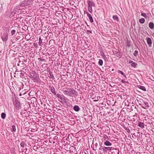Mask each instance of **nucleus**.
<instances>
[{
  "mask_svg": "<svg viewBox=\"0 0 154 154\" xmlns=\"http://www.w3.org/2000/svg\"><path fill=\"white\" fill-rule=\"evenodd\" d=\"M49 90L54 95H56L57 97L60 99L61 100L62 103H67V101L69 100L68 99L65 97L63 94H56V90L54 87L51 85H49Z\"/></svg>",
  "mask_w": 154,
  "mask_h": 154,
  "instance_id": "obj_1",
  "label": "nucleus"
},
{
  "mask_svg": "<svg viewBox=\"0 0 154 154\" xmlns=\"http://www.w3.org/2000/svg\"><path fill=\"white\" fill-rule=\"evenodd\" d=\"M67 90L63 91V93L70 97H73L75 96H77V92L73 88H68Z\"/></svg>",
  "mask_w": 154,
  "mask_h": 154,
  "instance_id": "obj_2",
  "label": "nucleus"
},
{
  "mask_svg": "<svg viewBox=\"0 0 154 154\" xmlns=\"http://www.w3.org/2000/svg\"><path fill=\"white\" fill-rule=\"evenodd\" d=\"M29 77L33 81L36 82H38L39 79L38 75L33 71L30 74Z\"/></svg>",
  "mask_w": 154,
  "mask_h": 154,
  "instance_id": "obj_3",
  "label": "nucleus"
},
{
  "mask_svg": "<svg viewBox=\"0 0 154 154\" xmlns=\"http://www.w3.org/2000/svg\"><path fill=\"white\" fill-rule=\"evenodd\" d=\"M14 105V111L17 112L21 109V106L20 102L17 100H15L13 103Z\"/></svg>",
  "mask_w": 154,
  "mask_h": 154,
  "instance_id": "obj_4",
  "label": "nucleus"
},
{
  "mask_svg": "<svg viewBox=\"0 0 154 154\" xmlns=\"http://www.w3.org/2000/svg\"><path fill=\"white\" fill-rule=\"evenodd\" d=\"M113 149L116 151V152L117 153V154H119V150L118 148L113 149V147H104L103 148V150L106 152H107L108 151H111V150Z\"/></svg>",
  "mask_w": 154,
  "mask_h": 154,
  "instance_id": "obj_5",
  "label": "nucleus"
},
{
  "mask_svg": "<svg viewBox=\"0 0 154 154\" xmlns=\"http://www.w3.org/2000/svg\"><path fill=\"white\" fill-rule=\"evenodd\" d=\"M120 52L119 50H118L117 51H116L115 52H113L114 55L119 58H121L122 57V55L120 54Z\"/></svg>",
  "mask_w": 154,
  "mask_h": 154,
  "instance_id": "obj_6",
  "label": "nucleus"
},
{
  "mask_svg": "<svg viewBox=\"0 0 154 154\" xmlns=\"http://www.w3.org/2000/svg\"><path fill=\"white\" fill-rule=\"evenodd\" d=\"M84 13H87V16L88 17L91 23H93V20L92 17L91 15L87 11H86V12L85 11Z\"/></svg>",
  "mask_w": 154,
  "mask_h": 154,
  "instance_id": "obj_7",
  "label": "nucleus"
},
{
  "mask_svg": "<svg viewBox=\"0 0 154 154\" xmlns=\"http://www.w3.org/2000/svg\"><path fill=\"white\" fill-rule=\"evenodd\" d=\"M34 0H24L23 1L25 5H26L27 6L29 5L30 4L33 2Z\"/></svg>",
  "mask_w": 154,
  "mask_h": 154,
  "instance_id": "obj_8",
  "label": "nucleus"
},
{
  "mask_svg": "<svg viewBox=\"0 0 154 154\" xmlns=\"http://www.w3.org/2000/svg\"><path fill=\"white\" fill-rule=\"evenodd\" d=\"M125 42H126L127 46L128 47H129L132 45V42L131 41L130 39H127Z\"/></svg>",
  "mask_w": 154,
  "mask_h": 154,
  "instance_id": "obj_9",
  "label": "nucleus"
},
{
  "mask_svg": "<svg viewBox=\"0 0 154 154\" xmlns=\"http://www.w3.org/2000/svg\"><path fill=\"white\" fill-rule=\"evenodd\" d=\"M87 3L88 4V6L91 7H94L95 6V4L92 1L88 0Z\"/></svg>",
  "mask_w": 154,
  "mask_h": 154,
  "instance_id": "obj_10",
  "label": "nucleus"
},
{
  "mask_svg": "<svg viewBox=\"0 0 154 154\" xmlns=\"http://www.w3.org/2000/svg\"><path fill=\"white\" fill-rule=\"evenodd\" d=\"M48 76L50 79H54L55 78L52 72L51 71L49 70L48 71Z\"/></svg>",
  "mask_w": 154,
  "mask_h": 154,
  "instance_id": "obj_11",
  "label": "nucleus"
},
{
  "mask_svg": "<svg viewBox=\"0 0 154 154\" xmlns=\"http://www.w3.org/2000/svg\"><path fill=\"white\" fill-rule=\"evenodd\" d=\"M98 49L100 51V54L101 56L103 55V54H104L103 48L101 47L100 45L98 46Z\"/></svg>",
  "mask_w": 154,
  "mask_h": 154,
  "instance_id": "obj_12",
  "label": "nucleus"
},
{
  "mask_svg": "<svg viewBox=\"0 0 154 154\" xmlns=\"http://www.w3.org/2000/svg\"><path fill=\"white\" fill-rule=\"evenodd\" d=\"M129 63L131 64V66L134 67H136L137 64L132 60L129 61Z\"/></svg>",
  "mask_w": 154,
  "mask_h": 154,
  "instance_id": "obj_13",
  "label": "nucleus"
},
{
  "mask_svg": "<svg viewBox=\"0 0 154 154\" xmlns=\"http://www.w3.org/2000/svg\"><path fill=\"white\" fill-rule=\"evenodd\" d=\"M73 109L76 112H78L80 110V108L77 105H75L73 107Z\"/></svg>",
  "mask_w": 154,
  "mask_h": 154,
  "instance_id": "obj_14",
  "label": "nucleus"
},
{
  "mask_svg": "<svg viewBox=\"0 0 154 154\" xmlns=\"http://www.w3.org/2000/svg\"><path fill=\"white\" fill-rule=\"evenodd\" d=\"M143 103L145 105V106H142V108L144 109H146V107H148L149 106V103L148 102L144 101H143Z\"/></svg>",
  "mask_w": 154,
  "mask_h": 154,
  "instance_id": "obj_15",
  "label": "nucleus"
},
{
  "mask_svg": "<svg viewBox=\"0 0 154 154\" xmlns=\"http://www.w3.org/2000/svg\"><path fill=\"white\" fill-rule=\"evenodd\" d=\"M138 126L142 128H143L144 127V124L143 123L139 121L138 122Z\"/></svg>",
  "mask_w": 154,
  "mask_h": 154,
  "instance_id": "obj_16",
  "label": "nucleus"
},
{
  "mask_svg": "<svg viewBox=\"0 0 154 154\" xmlns=\"http://www.w3.org/2000/svg\"><path fill=\"white\" fill-rule=\"evenodd\" d=\"M149 26L151 29H153L154 28V24L152 22H150L149 24Z\"/></svg>",
  "mask_w": 154,
  "mask_h": 154,
  "instance_id": "obj_17",
  "label": "nucleus"
},
{
  "mask_svg": "<svg viewBox=\"0 0 154 154\" xmlns=\"http://www.w3.org/2000/svg\"><path fill=\"white\" fill-rule=\"evenodd\" d=\"M11 130V132H16V128L15 126L14 125H13L12 126Z\"/></svg>",
  "mask_w": 154,
  "mask_h": 154,
  "instance_id": "obj_18",
  "label": "nucleus"
},
{
  "mask_svg": "<svg viewBox=\"0 0 154 154\" xmlns=\"http://www.w3.org/2000/svg\"><path fill=\"white\" fill-rule=\"evenodd\" d=\"M104 144L106 146H111L112 145V143L108 141H105L104 143Z\"/></svg>",
  "mask_w": 154,
  "mask_h": 154,
  "instance_id": "obj_19",
  "label": "nucleus"
},
{
  "mask_svg": "<svg viewBox=\"0 0 154 154\" xmlns=\"http://www.w3.org/2000/svg\"><path fill=\"white\" fill-rule=\"evenodd\" d=\"M138 88L140 89L143 90L144 91H146V88L143 86L139 85Z\"/></svg>",
  "mask_w": 154,
  "mask_h": 154,
  "instance_id": "obj_20",
  "label": "nucleus"
},
{
  "mask_svg": "<svg viewBox=\"0 0 154 154\" xmlns=\"http://www.w3.org/2000/svg\"><path fill=\"white\" fill-rule=\"evenodd\" d=\"M147 42L149 46L151 47L152 44L151 39H147Z\"/></svg>",
  "mask_w": 154,
  "mask_h": 154,
  "instance_id": "obj_21",
  "label": "nucleus"
},
{
  "mask_svg": "<svg viewBox=\"0 0 154 154\" xmlns=\"http://www.w3.org/2000/svg\"><path fill=\"white\" fill-rule=\"evenodd\" d=\"M112 18H113V20H116L117 21H119L118 17L116 15H115L113 16Z\"/></svg>",
  "mask_w": 154,
  "mask_h": 154,
  "instance_id": "obj_22",
  "label": "nucleus"
},
{
  "mask_svg": "<svg viewBox=\"0 0 154 154\" xmlns=\"http://www.w3.org/2000/svg\"><path fill=\"white\" fill-rule=\"evenodd\" d=\"M25 145L26 146V145L24 141H22L20 143V146L21 147L23 148Z\"/></svg>",
  "mask_w": 154,
  "mask_h": 154,
  "instance_id": "obj_23",
  "label": "nucleus"
},
{
  "mask_svg": "<svg viewBox=\"0 0 154 154\" xmlns=\"http://www.w3.org/2000/svg\"><path fill=\"white\" fill-rule=\"evenodd\" d=\"M102 58L103 59L105 60L106 61H108V58L106 56V55H105V54H103V55L101 56Z\"/></svg>",
  "mask_w": 154,
  "mask_h": 154,
  "instance_id": "obj_24",
  "label": "nucleus"
},
{
  "mask_svg": "<svg viewBox=\"0 0 154 154\" xmlns=\"http://www.w3.org/2000/svg\"><path fill=\"white\" fill-rule=\"evenodd\" d=\"M88 10L89 12L90 13H92L93 12L92 7L88 6Z\"/></svg>",
  "mask_w": 154,
  "mask_h": 154,
  "instance_id": "obj_25",
  "label": "nucleus"
},
{
  "mask_svg": "<svg viewBox=\"0 0 154 154\" xmlns=\"http://www.w3.org/2000/svg\"><path fill=\"white\" fill-rule=\"evenodd\" d=\"M145 21V20L143 18H141L139 19V22L141 24L143 23Z\"/></svg>",
  "mask_w": 154,
  "mask_h": 154,
  "instance_id": "obj_26",
  "label": "nucleus"
},
{
  "mask_svg": "<svg viewBox=\"0 0 154 154\" xmlns=\"http://www.w3.org/2000/svg\"><path fill=\"white\" fill-rule=\"evenodd\" d=\"M6 115L4 112H2L1 114V118L3 119H4L6 118Z\"/></svg>",
  "mask_w": 154,
  "mask_h": 154,
  "instance_id": "obj_27",
  "label": "nucleus"
},
{
  "mask_svg": "<svg viewBox=\"0 0 154 154\" xmlns=\"http://www.w3.org/2000/svg\"><path fill=\"white\" fill-rule=\"evenodd\" d=\"M103 63V62L102 60L101 59H100L99 60V62H98V64L99 65H100V66H102Z\"/></svg>",
  "mask_w": 154,
  "mask_h": 154,
  "instance_id": "obj_28",
  "label": "nucleus"
},
{
  "mask_svg": "<svg viewBox=\"0 0 154 154\" xmlns=\"http://www.w3.org/2000/svg\"><path fill=\"white\" fill-rule=\"evenodd\" d=\"M141 15L144 17L146 18L148 17V16L146 13H141Z\"/></svg>",
  "mask_w": 154,
  "mask_h": 154,
  "instance_id": "obj_29",
  "label": "nucleus"
},
{
  "mask_svg": "<svg viewBox=\"0 0 154 154\" xmlns=\"http://www.w3.org/2000/svg\"><path fill=\"white\" fill-rule=\"evenodd\" d=\"M125 79H122L121 80V82L123 83H127V84H129V82L128 81H126L125 80Z\"/></svg>",
  "mask_w": 154,
  "mask_h": 154,
  "instance_id": "obj_30",
  "label": "nucleus"
},
{
  "mask_svg": "<svg viewBox=\"0 0 154 154\" xmlns=\"http://www.w3.org/2000/svg\"><path fill=\"white\" fill-rule=\"evenodd\" d=\"M134 55L135 57H137L138 55V51H137L135 50L134 51Z\"/></svg>",
  "mask_w": 154,
  "mask_h": 154,
  "instance_id": "obj_31",
  "label": "nucleus"
},
{
  "mask_svg": "<svg viewBox=\"0 0 154 154\" xmlns=\"http://www.w3.org/2000/svg\"><path fill=\"white\" fill-rule=\"evenodd\" d=\"M16 31L14 29L12 30L11 31V33L12 35H13L15 34Z\"/></svg>",
  "mask_w": 154,
  "mask_h": 154,
  "instance_id": "obj_32",
  "label": "nucleus"
},
{
  "mask_svg": "<svg viewBox=\"0 0 154 154\" xmlns=\"http://www.w3.org/2000/svg\"><path fill=\"white\" fill-rule=\"evenodd\" d=\"M118 72L119 73L123 75L125 74L123 72L120 70H118Z\"/></svg>",
  "mask_w": 154,
  "mask_h": 154,
  "instance_id": "obj_33",
  "label": "nucleus"
},
{
  "mask_svg": "<svg viewBox=\"0 0 154 154\" xmlns=\"http://www.w3.org/2000/svg\"><path fill=\"white\" fill-rule=\"evenodd\" d=\"M20 77L21 78H23V76H24V74L22 72H21L20 73Z\"/></svg>",
  "mask_w": 154,
  "mask_h": 154,
  "instance_id": "obj_34",
  "label": "nucleus"
},
{
  "mask_svg": "<svg viewBox=\"0 0 154 154\" xmlns=\"http://www.w3.org/2000/svg\"><path fill=\"white\" fill-rule=\"evenodd\" d=\"M128 132V133H130V130L129 128H126V129H125Z\"/></svg>",
  "mask_w": 154,
  "mask_h": 154,
  "instance_id": "obj_35",
  "label": "nucleus"
},
{
  "mask_svg": "<svg viewBox=\"0 0 154 154\" xmlns=\"http://www.w3.org/2000/svg\"><path fill=\"white\" fill-rule=\"evenodd\" d=\"M39 39V43L40 45H41V44L42 43V39Z\"/></svg>",
  "mask_w": 154,
  "mask_h": 154,
  "instance_id": "obj_36",
  "label": "nucleus"
},
{
  "mask_svg": "<svg viewBox=\"0 0 154 154\" xmlns=\"http://www.w3.org/2000/svg\"><path fill=\"white\" fill-rule=\"evenodd\" d=\"M67 105L69 107H72V105L70 104L69 103L68 104H67Z\"/></svg>",
  "mask_w": 154,
  "mask_h": 154,
  "instance_id": "obj_37",
  "label": "nucleus"
},
{
  "mask_svg": "<svg viewBox=\"0 0 154 154\" xmlns=\"http://www.w3.org/2000/svg\"><path fill=\"white\" fill-rule=\"evenodd\" d=\"M20 5L22 6H26V5H25L24 3H23V2H22V3Z\"/></svg>",
  "mask_w": 154,
  "mask_h": 154,
  "instance_id": "obj_38",
  "label": "nucleus"
},
{
  "mask_svg": "<svg viewBox=\"0 0 154 154\" xmlns=\"http://www.w3.org/2000/svg\"><path fill=\"white\" fill-rule=\"evenodd\" d=\"M54 42V40L53 39H51V40H50L49 41V43H50L51 42Z\"/></svg>",
  "mask_w": 154,
  "mask_h": 154,
  "instance_id": "obj_39",
  "label": "nucleus"
},
{
  "mask_svg": "<svg viewBox=\"0 0 154 154\" xmlns=\"http://www.w3.org/2000/svg\"><path fill=\"white\" fill-rule=\"evenodd\" d=\"M87 32L88 33H92V31L90 30H87Z\"/></svg>",
  "mask_w": 154,
  "mask_h": 154,
  "instance_id": "obj_40",
  "label": "nucleus"
},
{
  "mask_svg": "<svg viewBox=\"0 0 154 154\" xmlns=\"http://www.w3.org/2000/svg\"><path fill=\"white\" fill-rule=\"evenodd\" d=\"M98 145V144L97 143H96L95 145V146H96V149H95V150H96V147H97V146Z\"/></svg>",
  "mask_w": 154,
  "mask_h": 154,
  "instance_id": "obj_41",
  "label": "nucleus"
},
{
  "mask_svg": "<svg viewBox=\"0 0 154 154\" xmlns=\"http://www.w3.org/2000/svg\"><path fill=\"white\" fill-rule=\"evenodd\" d=\"M40 60L43 61H45V59H40Z\"/></svg>",
  "mask_w": 154,
  "mask_h": 154,
  "instance_id": "obj_42",
  "label": "nucleus"
},
{
  "mask_svg": "<svg viewBox=\"0 0 154 154\" xmlns=\"http://www.w3.org/2000/svg\"><path fill=\"white\" fill-rule=\"evenodd\" d=\"M123 77H124L126 79H127V77L125 74L123 76Z\"/></svg>",
  "mask_w": 154,
  "mask_h": 154,
  "instance_id": "obj_43",
  "label": "nucleus"
},
{
  "mask_svg": "<svg viewBox=\"0 0 154 154\" xmlns=\"http://www.w3.org/2000/svg\"><path fill=\"white\" fill-rule=\"evenodd\" d=\"M3 40V41H7V39H2Z\"/></svg>",
  "mask_w": 154,
  "mask_h": 154,
  "instance_id": "obj_44",
  "label": "nucleus"
},
{
  "mask_svg": "<svg viewBox=\"0 0 154 154\" xmlns=\"http://www.w3.org/2000/svg\"><path fill=\"white\" fill-rule=\"evenodd\" d=\"M26 151L27 150V148H26ZM26 151L25 152V153H26Z\"/></svg>",
  "mask_w": 154,
  "mask_h": 154,
  "instance_id": "obj_45",
  "label": "nucleus"
},
{
  "mask_svg": "<svg viewBox=\"0 0 154 154\" xmlns=\"http://www.w3.org/2000/svg\"><path fill=\"white\" fill-rule=\"evenodd\" d=\"M40 59H41V58H38V60H40Z\"/></svg>",
  "mask_w": 154,
  "mask_h": 154,
  "instance_id": "obj_46",
  "label": "nucleus"
},
{
  "mask_svg": "<svg viewBox=\"0 0 154 154\" xmlns=\"http://www.w3.org/2000/svg\"><path fill=\"white\" fill-rule=\"evenodd\" d=\"M146 38H148V39H149V38H149L147 37Z\"/></svg>",
  "mask_w": 154,
  "mask_h": 154,
  "instance_id": "obj_47",
  "label": "nucleus"
},
{
  "mask_svg": "<svg viewBox=\"0 0 154 154\" xmlns=\"http://www.w3.org/2000/svg\"><path fill=\"white\" fill-rule=\"evenodd\" d=\"M21 94H20V96H21Z\"/></svg>",
  "mask_w": 154,
  "mask_h": 154,
  "instance_id": "obj_48",
  "label": "nucleus"
},
{
  "mask_svg": "<svg viewBox=\"0 0 154 154\" xmlns=\"http://www.w3.org/2000/svg\"><path fill=\"white\" fill-rule=\"evenodd\" d=\"M30 39H28L27 40V41H28Z\"/></svg>",
  "mask_w": 154,
  "mask_h": 154,
  "instance_id": "obj_49",
  "label": "nucleus"
},
{
  "mask_svg": "<svg viewBox=\"0 0 154 154\" xmlns=\"http://www.w3.org/2000/svg\"><path fill=\"white\" fill-rule=\"evenodd\" d=\"M30 39H28L27 40V41H28Z\"/></svg>",
  "mask_w": 154,
  "mask_h": 154,
  "instance_id": "obj_50",
  "label": "nucleus"
},
{
  "mask_svg": "<svg viewBox=\"0 0 154 154\" xmlns=\"http://www.w3.org/2000/svg\"><path fill=\"white\" fill-rule=\"evenodd\" d=\"M30 39H28L27 40V41H28Z\"/></svg>",
  "mask_w": 154,
  "mask_h": 154,
  "instance_id": "obj_51",
  "label": "nucleus"
},
{
  "mask_svg": "<svg viewBox=\"0 0 154 154\" xmlns=\"http://www.w3.org/2000/svg\"><path fill=\"white\" fill-rule=\"evenodd\" d=\"M113 70H114V69H112V71H113Z\"/></svg>",
  "mask_w": 154,
  "mask_h": 154,
  "instance_id": "obj_52",
  "label": "nucleus"
},
{
  "mask_svg": "<svg viewBox=\"0 0 154 154\" xmlns=\"http://www.w3.org/2000/svg\"><path fill=\"white\" fill-rule=\"evenodd\" d=\"M94 150H95V149H94Z\"/></svg>",
  "mask_w": 154,
  "mask_h": 154,
  "instance_id": "obj_53",
  "label": "nucleus"
},
{
  "mask_svg": "<svg viewBox=\"0 0 154 154\" xmlns=\"http://www.w3.org/2000/svg\"><path fill=\"white\" fill-rule=\"evenodd\" d=\"M6 38H8V36L7 35L6 36Z\"/></svg>",
  "mask_w": 154,
  "mask_h": 154,
  "instance_id": "obj_54",
  "label": "nucleus"
},
{
  "mask_svg": "<svg viewBox=\"0 0 154 154\" xmlns=\"http://www.w3.org/2000/svg\"><path fill=\"white\" fill-rule=\"evenodd\" d=\"M23 152V150L22 151V152Z\"/></svg>",
  "mask_w": 154,
  "mask_h": 154,
  "instance_id": "obj_55",
  "label": "nucleus"
}]
</instances>
